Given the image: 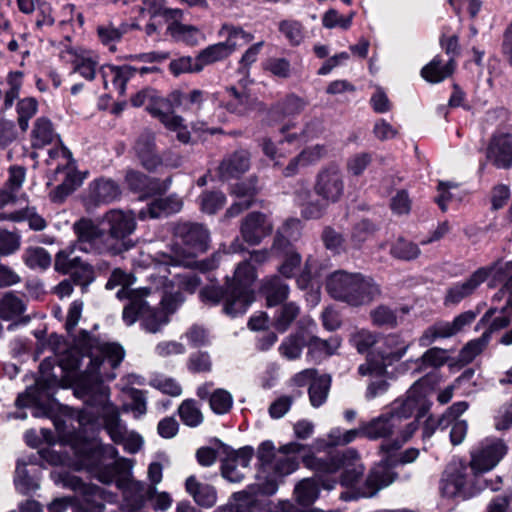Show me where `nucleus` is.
<instances>
[{"instance_id":"393cba45","label":"nucleus","mask_w":512,"mask_h":512,"mask_svg":"<svg viewBox=\"0 0 512 512\" xmlns=\"http://www.w3.org/2000/svg\"><path fill=\"white\" fill-rule=\"evenodd\" d=\"M61 57L72 63L73 71L78 72L87 80H93L98 66L97 56L86 50L67 48L62 51Z\"/></svg>"},{"instance_id":"864d4df0","label":"nucleus","mask_w":512,"mask_h":512,"mask_svg":"<svg viewBox=\"0 0 512 512\" xmlns=\"http://www.w3.org/2000/svg\"><path fill=\"white\" fill-rule=\"evenodd\" d=\"M264 72L271 74L279 79H288L292 75V66L288 59L284 57H269L262 63Z\"/></svg>"},{"instance_id":"e433bc0d","label":"nucleus","mask_w":512,"mask_h":512,"mask_svg":"<svg viewBox=\"0 0 512 512\" xmlns=\"http://www.w3.org/2000/svg\"><path fill=\"white\" fill-rule=\"evenodd\" d=\"M104 87L113 88L119 94H124L128 81V66L105 65L101 69Z\"/></svg>"},{"instance_id":"0e129e2a","label":"nucleus","mask_w":512,"mask_h":512,"mask_svg":"<svg viewBox=\"0 0 512 512\" xmlns=\"http://www.w3.org/2000/svg\"><path fill=\"white\" fill-rule=\"evenodd\" d=\"M185 299V295L180 290L175 292L164 291L159 303L160 310L170 318L185 302Z\"/></svg>"},{"instance_id":"b1692460","label":"nucleus","mask_w":512,"mask_h":512,"mask_svg":"<svg viewBox=\"0 0 512 512\" xmlns=\"http://www.w3.org/2000/svg\"><path fill=\"white\" fill-rule=\"evenodd\" d=\"M487 277L488 271L485 268L477 269L464 282L455 283L447 289L444 304L446 306L459 304L463 299L472 295L486 281Z\"/></svg>"},{"instance_id":"1a4fd4ad","label":"nucleus","mask_w":512,"mask_h":512,"mask_svg":"<svg viewBox=\"0 0 512 512\" xmlns=\"http://www.w3.org/2000/svg\"><path fill=\"white\" fill-rule=\"evenodd\" d=\"M277 492L275 481L268 480L262 485H248L246 489L234 492L227 504L217 507L214 512H261L268 505L267 500L260 497H269Z\"/></svg>"},{"instance_id":"9b49d317","label":"nucleus","mask_w":512,"mask_h":512,"mask_svg":"<svg viewBox=\"0 0 512 512\" xmlns=\"http://www.w3.org/2000/svg\"><path fill=\"white\" fill-rule=\"evenodd\" d=\"M64 162L55 169L49 185L56 183V187L50 192V199L55 203H62L82 183V179L76 170L71 153L63 149L61 151Z\"/></svg>"},{"instance_id":"052dcab7","label":"nucleus","mask_w":512,"mask_h":512,"mask_svg":"<svg viewBox=\"0 0 512 512\" xmlns=\"http://www.w3.org/2000/svg\"><path fill=\"white\" fill-rule=\"evenodd\" d=\"M38 102L35 98L27 97L17 103L18 124L22 131L28 129L29 120L36 114Z\"/></svg>"},{"instance_id":"ea45409f","label":"nucleus","mask_w":512,"mask_h":512,"mask_svg":"<svg viewBox=\"0 0 512 512\" xmlns=\"http://www.w3.org/2000/svg\"><path fill=\"white\" fill-rule=\"evenodd\" d=\"M211 443H213L218 449L221 450L223 454L228 457V460L232 462H239L240 465L244 468H247L250 465V461L253 458L255 451L252 446L246 445L238 450L233 449L228 444L221 441L219 438L211 439Z\"/></svg>"},{"instance_id":"2eb2a0df","label":"nucleus","mask_w":512,"mask_h":512,"mask_svg":"<svg viewBox=\"0 0 512 512\" xmlns=\"http://www.w3.org/2000/svg\"><path fill=\"white\" fill-rule=\"evenodd\" d=\"M63 485L81 493L76 505L77 512H103L104 491L93 484L84 483L79 477L65 474L62 477Z\"/></svg>"},{"instance_id":"09e8293b","label":"nucleus","mask_w":512,"mask_h":512,"mask_svg":"<svg viewBox=\"0 0 512 512\" xmlns=\"http://www.w3.org/2000/svg\"><path fill=\"white\" fill-rule=\"evenodd\" d=\"M200 210L206 214H216L226 203V196L220 190H205L199 196Z\"/></svg>"},{"instance_id":"c9c22d12","label":"nucleus","mask_w":512,"mask_h":512,"mask_svg":"<svg viewBox=\"0 0 512 512\" xmlns=\"http://www.w3.org/2000/svg\"><path fill=\"white\" fill-rule=\"evenodd\" d=\"M397 477V473L389 471L378 465L372 468L365 481L363 487L367 490V495L374 496L380 489L387 487Z\"/></svg>"},{"instance_id":"338daca9","label":"nucleus","mask_w":512,"mask_h":512,"mask_svg":"<svg viewBox=\"0 0 512 512\" xmlns=\"http://www.w3.org/2000/svg\"><path fill=\"white\" fill-rule=\"evenodd\" d=\"M361 375L383 376L387 372V368L379 351L369 353L366 364H362L358 368Z\"/></svg>"},{"instance_id":"a18cd8bd","label":"nucleus","mask_w":512,"mask_h":512,"mask_svg":"<svg viewBox=\"0 0 512 512\" xmlns=\"http://www.w3.org/2000/svg\"><path fill=\"white\" fill-rule=\"evenodd\" d=\"M55 137V132L51 121L45 117L38 118L35 121L32 130V145L41 148L50 144Z\"/></svg>"},{"instance_id":"412c9836","label":"nucleus","mask_w":512,"mask_h":512,"mask_svg":"<svg viewBox=\"0 0 512 512\" xmlns=\"http://www.w3.org/2000/svg\"><path fill=\"white\" fill-rule=\"evenodd\" d=\"M251 164V154L247 149H237L227 154L217 168L218 178L221 181L239 179L245 174Z\"/></svg>"},{"instance_id":"58836bf2","label":"nucleus","mask_w":512,"mask_h":512,"mask_svg":"<svg viewBox=\"0 0 512 512\" xmlns=\"http://www.w3.org/2000/svg\"><path fill=\"white\" fill-rule=\"evenodd\" d=\"M396 424L388 416L383 414L370 422L363 424V436L369 439L386 438L393 434Z\"/></svg>"},{"instance_id":"f3484780","label":"nucleus","mask_w":512,"mask_h":512,"mask_svg":"<svg viewBox=\"0 0 512 512\" xmlns=\"http://www.w3.org/2000/svg\"><path fill=\"white\" fill-rule=\"evenodd\" d=\"M272 232V222L265 213L260 211L249 212L241 222V236L250 246L259 245Z\"/></svg>"},{"instance_id":"680f3d73","label":"nucleus","mask_w":512,"mask_h":512,"mask_svg":"<svg viewBox=\"0 0 512 512\" xmlns=\"http://www.w3.org/2000/svg\"><path fill=\"white\" fill-rule=\"evenodd\" d=\"M279 259H282L281 264L277 268L280 276L286 279L294 278L302 263V256L298 250L287 255H283Z\"/></svg>"},{"instance_id":"6e6d98bb","label":"nucleus","mask_w":512,"mask_h":512,"mask_svg":"<svg viewBox=\"0 0 512 512\" xmlns=\"http://www.w3.org/2000/svg\"><path fill=\"white\" fill-rule=\"evenodd\" d=\"M411 394L412 395L403 401H396L392 410L387 413L395 424L403 419L410 418L416 410L419 404L417 397L419 396L417 394Z\"/></svg>"},{"instance_id":"4be33fe9","label":"nucleus","mask_w":512,"mask_h":512,"mask_svg":"<svg viewBox=\"0 0 512 512\" xmlns=\"http://www.w3.org/2000/svg\"><path fill=\"white\" fill-rule=\"evenodd\" d=\"M317 195L326 201L337 202L343 194L344 184L340 171L329 167L320 171L314 186Z\"/></svg>"},{"instance_id":"13d9d810","label":"nucleus","mask_w":512,"mask_h":512,"mask_svg":"<svg viewBox=\"0 0 512 512\" xmlns=\"http://www.w3.org/2000/svg\"><path fill=\"white\" fill-rule=\"evenodd\" d=\"M210 408L217 415H224L230 412L233 406V397L225 389H215L210 395Z\"/></svg>"},{"instance_id":"cd10ccee","label":"nucleus","mask_w":512,"mask_h":512,"mask_svg":"<svg viewBox=\"0 0 512 512\" xmlns=\"http://www.w3.org/2000/svg\"><path fill=\"white\" fill-rule=\"evenodd\" d=\"M104 220L109 225L107 238L112 245L123 243V252L128 249V215L121 209H111L104 215Z\"/></svg>"},{"instance_id":"6ab92c4d","label":"nucleus","mask_w":512,"mask_h":512,"mask_svg":"<svg viewBox=\"0 0 512 512\" xmlns=\"http://www.w3.org/2000/svg\"><path fill=\"white\" fill-rule=\"evenodd\" d=\"M169 183V179L161 181L159 178L130 169V192L137 194L139 201L164 195L169 188Z\"/></svg>"},{"instance_id":"dca6fc26","label":"nucleus","mask_w":512,"mask_h":512,"mask_svg":"<svg viewBox=\"0 0 512 512\" xmlns=\"http://www.w3.org/2000/svg\"><path fill=\"white\" fill-rule=\"evenodd\" d=\"M486 159L496 168H512V133L496 131L486 147Z\"/></svg>"},{"instance_id":"0eeeda50","label":"nucleus","mask_w":512,"mask_h":512,"mask_svg":"<svg viewBox=\"0 0 512 512\" xmlns=\"http://www.w3.org/2000/svg\"><path fill=\"white\" fill-rule=\"evenodd\" d=\"M135 281V275L130 272V325L141 321L145 331L157 333L170 322V318L160 308L151 307L146 301V297L152 293L151 287L131 288Z\"/></svg>"},{"instance_id":"49530a36","label":"nucleus","mask_w":512,"mask_h":512,"mask_svg":"<svg viewBox=\"0 0 512 512\" xmlns=\"http://www.w3.org/2000/svg\"><path fill=\"white\" fill-rule=\"evenodd\" d=\"M421 254L418 245L412 241L399 237L390 247V255L394 259L402 261H412L417 259Z\"/></svg>"},{"instance_id":"f704fd0d","label":"nucleus","mask_w":512,"mask_h":512,"mask_svg":"<svg viewBox=\"0 0 512 512\" xmlns=\"http://www.w3.org/2000/svg\"><path fill=\"white\" fill-rule=\"evenodd\" d=\"M260 292L265 296L266 306L275 307L287 300L290 289L280 276L273 275L263 281Z\"/></svg>"},{"instance_id":"72a5a7b5","label":"nucleus","mask_w":512,"mask_h":512,"mask_svg":"<svg viewBox=\"0 0 512 512\" xmlns=\"http://www.w3.org/2000/svg\"><path fill=\"white\" fill-rule=\"evenodd\" d=\"M124 356L125 351L120 345L104 343L99 347V354L91 359V363L99 376H106V372L102 371V368L105 369V365H109L110 368L115 369L120 365Z\"/></svg>"},{"instance_id":"473e14b6","label":"nucleus","mask_w":512,"mask_h":512,"mask_svg":"<svg viewBox=\"0 0 512 512\" xmlns=\"http://www.w3.org/2000/svg\"><path fill=\"white\" fill-rule=\"evenodd\" d=\"M185 490L195 503L202 508H211L217 502V491L214 486L202 483L196 476L190 475L185 480Z\"/></svg>"},{"instance_id":"5fc2aeb1","label":"nucleus","mask_w":512,"mask_h":512,"mask_svg":"<svg viewBox=\"0 0 512 512\" xmlns=\"http://www.w3.org/2000/svg\"><path fill=\"white\" fill-rule=\"evenodd\" d=\"M304 452L305 454L301 457V461L299 460L300 463L302 462L306 468L315 471L316 475L318 473L329 474L333 452H330L326 458H320L314 454L310 445Z\"/></svg>"},{"instance_id":"c85d7f7f","label":"nucleus","mask_w":512,"mask_h":512,"mask_svg":"<svg viewBox=\"0 0 512 512\" xmlns=\"http://www.w3.org/2000/svg\"><path fill=\"white\" fill-rule=\"evenodd\" d=\"M26 304L22 298L13 292H6L0 297V318L4 321H13L18 324H26L30 321L24 316Z\"/></svg>"},{"instance_id":"bb28decb","label":"nucleus","mask_w":512,"mask_h":512,"mask_svg":"<svg viewBox=\"0 0 512 512\" xmlns=\"http://www.w3.org/2000/svg\"><path fill=\"white\" fill-rule=\"evenodd\" d=\"M73 248L60 250L54 260V268L62 274H72L74 278L79 277L78 273L88 282L92 275V268L81 261L79 257H72Z\"/></svg>"},{"instance_id":"5701e85b","label":"nucleus","mask_w":512,"mask_h":512,"mask_svg":"<svg viewBox=\"0 0 512 512\" xmlns=\"http://www.w3.org/2000/svg\"><path fill=\"white\" fill-rule=\"evenodd\" d=\"M306 105L307 102L302 97L295 93H288L268 108L266 121L269 125L280 123L286 117L299 115Z\"/></svg>"},{"instance_id":"f03ea898","label":"nucleus","mask_w":512,"mask_h":512,"mask_svg":"<svg viewBox=\"0 0 512 512\" xmlns=\"http://www.w3.org/2000/svg\"><path fill=\"white\" fill-rule=\"evenodd\" d=\"M254 273L239 266L233 278H226L224 285H205L198 293L200 301L214 307L223 303L222 312L230 318L244 315L255 300L252 284Z\"/></svg>"},{"instance_id":"423d86ee","label":"nucleus","mask_w":512,"mask_h":512,"mask_svg":"<svg viewBox=\"0 0 512 512\" xmlns=\"http://www.w3.org/2000/svg\"><path fill=\"white\" fill-rule=\"evenodd\" d=\"M277 449L271 440L262 441L256 452L257 482L252 485H262L268 480L275 481L277 489L284 479L300 468L298 457H280L276 459Z\"/></svg>"},{"instance_id":"c03bdc74","label":"nucleus","mask_w":512,"mask_h":512,"mask_svg":"<svg viewBox=\"0 0 512 512\" xmlns=\"http://www.w3.org/2000/svg\"><path fill=\"white\" fill-rule=\"evenodd\" d=\"M128 26L121 23L118 27L109 23L107 25H100L97 27V34L100 41L109 47V50L116 51V43L119 42L127 33Z\"/></svg>"},{"instance_id":"de8ad7c7","label":"nucleus","mask_w":512,"mask_h":512,"mask_svg":"<svg viewBox=\"0 0 512 512\" xmlns=\"http://www.w3.org/2000/svg\"><path fill=\"white\" fill-rule=\"evenodd\" d=\"M296 500L301 505H311L319 496V485L313 478H305L294 489Z\"/></svg>"},{"instance_id":"bf43d9fd","label":"nucleus","mask_w":512,"mask_h":512,"mask_svg":"<svg viewBox=\"0 0 512 512\" xmlns=\"http://www.w3.org/2000/svg\"><path fill=\"white\" fill-rule=\"evenodd\" d=\"M186 366L191 374L209 373L212 371V360L207 351L198 350L189 355Z\"/></svg>"},{"instance_id":"f257e3e1","label":"nucleus","mask_w":512,"mask_h":512,"mask_svg":"<svg viewBox=\"0 0 512 512\" xmlns=\"http://www.w3.org/2000/svg\"><path fill=\"white\" fill-rule=\"evenodd\" d=\"M78 469L87 470L102 483H115L124 499L128 492V462L118 459L115 448L103 445L96 438L77 442L73 445Z\"/></svg>"},{"instance_id":"7c9ffc66","label":"nucleus","mask_w":512,"mask_h":512,"mask_svg":"<svg viewBox=\"0 0 512 512\" xmlns=\"http://www.w3.org/2000/svg\"><path fill=\"white\" fill-rule=\"evenodd\" d=\"M134 464L135 460L130 459V512L143 509L146 503L153 500L157 494L156 487L133 477Z\"/></svg>"},{"instance_id":"39448f33","label":"nucleus","mask_w":512,"mask_h":512,"mask_svg":"<svg viewBox=\"0 0 512 512\" xmlns=\"http://www.w3.org/2000/svg\"><path fill=\"white\" fill-rule=\"evenodd\" d=\"M326 291L331 298L358 307L369 304L380 293L379 287L361 273L338 270L326 278Z\"/></svg>"},{"instance_id":"37998d69","label":"nucleus","mask_w":512,"mask_h":512,"mask_svg":"<svg viewBox=\"0 0 512 512\" xmlns=\"http://www.w3.org/2000/svg\"><path fill=\"white\" fill-rule=\"evenodd\" d=\"M23 262L34 270H46L50 267L52 258L43 247H28L22 255Z\"/></svg>"},{"instance_id":"7ed1b4c3","label":"nucleus","mask_w":512,"mask_h":512,"mask_svg":"<svg viewBox=\"0 0 512 512\" xmlns=\"http://www.w3.org/2000/svg\"><path fill=\"white\" fill-rule=\"evenodd\" d=\"M501 486V476L486 479L483 474L470 475L467 461L459 459L448 463L442 474L439 489L444 498L468 500L485 489L499 491Z\"/></svg>"},{"instance_id":"ddd939ff","label":"nucleus","mask_w":512,"mask_h":512,"mask_svg":"<svg viewBox=\"0 0 512 512\" xmlns=\"http://www.w3.org/2000/svg\"><path fill=\"white\" fill-rule=\"evenodd\" d=\"M508 453V446L503 439L496 438L471 452V460L467 462L470 475H478L495 468Z\"/></svg>"},{"instance_id":"603ef678","label":"nucleus","mask_w":512,"mask_h":512,"mask_svg":"<svg viewBox=\"0 0 512 512\" xmlns=\"http://www.w3.org/2000/svg\"><path fill=\"white\" fill-rule=\"evenodd\" d=\"M182 207V202L173 198L172 196L168 197H159L152 200L148 204V212L151 218H159L163 213H174L180 211Z\"/></svg>"},{"instance_id":"2f4dec72","label":"nucleus","mask_w":512,"mask_h":512,"mask_svg":"<svg viewBox=\"0 0 512 512\" xmlns=\"http://www.w3.org/2000/svg\"><path fill=\"white\" fill-rule=\"evenodd\" d=\"M457 68V62L449 59L443 64L441 55H436L429 63L422 67L421 77L431 84H437L451 77Z\"/></svg>"},{"instance_id":"20e7f679","label":"nucleus","mask_w":512,"mask_h":512,"mask_svg":"<svg viewBox=\"0 0 512 512\" xmlns=\"http://www.w3.org/2000/svg\"><path fill=\"white\" fill-rule=\"evenodd\" d=\"M87 407L79 415V423L86 432L102 427L114 442L123 440L119 427V413L108 401V388L98 381L91 387H85Z\"/></svg>"},{"instance_id":"69168bd1","label":"nucleus","mask_w":512,"mask_h":512,"mask_svg":"<svg viewBox=\"0 0 512 512\" xmlns=\"http://www.w3.org/2000/svg\"><path fill=\"white\" fill-rule=\"evenodd\" d=\"M14 482L17 489L22 493H28L29 491L36 490L38 488L36 479L29 475L26 463H22L20 461L17 462Z\"/></svg>"},{"instance_id":"6e6552de","label":"nucleus","mask_w":512,"mask_h":512,"mask_svg":"<svg viewBox=\"0 0 512 512\" xmlns=\"http://www.w3.org/2000/svg\"><path fill=\"white\" fill-rule=\"evenodd\" d=\"M73 231L76 235L74 247L82 252L95 255L104 253L118 255L123 252V243L120 245H112L104 230L91 219H79L73 224Z\"/></svg>"},{"instance_id":"a19ab883","label":"nucleus","mask_w":512,"mask_h":512,"mask_svg":"<svg viewBox=\"0 0 512 512\" xmlns=\"http://www.w3.org/2000/svg\"><path fill=\"white\" fill-rule=\"evenodd\" d=\"M330 386V375L323 374L318 377H314V380L308 388L309 400L314 408H318L326 402Z\"/></svg>"},{"instance_id":"4468645a","label":"nucleus","mask_w":512,"mask_h":512,"mask_svg":"<svg viewBox=\"0 0 512 512\" xmlns=\"http://www.w3.org/2000/svg\"><path fill=\"white\" fill-rule=\"evenodd\" d=\"M56 382L55 377L41 376L36 380L34 386L28 387L25 393L17 397L16 405L18 407H31L34 417L48 416L50 409L43 401L50 398Z\"/></svg>"},{"instance_id":"e2e57ef3","label":"nucleus","mask_w":512,"mask_h":512,"mask_svg":"<svg viewBox=\"0 0 512 512\" xmlns=\"http://www.w3.org/2000/svg\"><path fill=\"white\" fill-rule=\"evenodd\" d=\"M257 183V176H250L246 180L234 184L231 189V194L235 195L237 198H245L244 200H251L252 203H254L255 197L258 193Z\"/></svg>"},{"instance_id":"a211bd4d","label":"nucleus","mask_w":512,"mask_h":512,"mask_svg":"<svg viewBox=\"0 0 512 512\" xmlns=\"http://www.w3.org/2000/svg\"><path fill=\"white\" fill-rule=\"evenodd\" d=\"M173 234L188 249L204 252L208 248L209 231L203 224L194 222L178 223L173 229Z\"/></svg>"},{"instance_id":"f8f14e48","label":"nucleus","mask_w":512,"mask_h":512,"mask_svg":"<svg viewBox=\"0 0 512 512\" xmlns=\"http://www.w3.org/2000/svg\"><path fill=\"white\" fill-rule=\"evenodd\" d=\"M238 39L247 43L252 39V35L244 31L242 27H232L224 42L209 45L197 54L196 69L203 70L206 66L227 59L237 49Z\"/></svg>"},{"instance_id":"79ce46f5","label":"nucleus","mask_w":512,"mask_h":512,"mask_svg":"<svg viewBox=\"0 0 512 512\" xmlns=\"http://www.w3.org/2000/svg\"><path fill=\"white\" fill-rule=\"evenodd\" d=\"M13 222L28 221L29 227L35 231L43 230L47 223L45 219L35 212L34 208H26L12 213H0V221Z\"/></svg>"},{"instance_id":"8fccbe9b","label":"nucleus","mask_w":512,"mask_h":512,"mask_svg":"<svg viewBox=\"0 0 512 512\" xmlns=\"http://www.w3.org/2000/svg\"><path fill=\"white\" fill-rule=\"evenodd\" d=\"M178 415L182 423L188 427L199 426L204 418L194 399H185L178 407Z\"/></svg>"},{"instance_id":"aec40b11","label":"nucleus","mask_w":512,"mask_h":512,"mask_svg":"<svg viewBox=\"0 0 512 512\" xmlns=\"http://www.w3.org/2000/svg\"><path fill=\"white\" fill-rule=\"evenodd\" d=\"M219 104L227 112L237 116H245L255 110L257 99L245 89H238L235 86H226L219 100Z\"/></svg>"},{"instance_id":"4d7b16f0","label":"nucleus","mask_w":512,"mask_h":512,"mask_svg":"<svg viewBox=\"0 0 512 512\" xmlns=\"http://www.w3.org/2000/svg\"><path fill=\"white\" fill-rule=\"evenodd\" d=\"M299 314V307L294 302L283 303L275 316L274 326L280 333L285 332Z\"/></svg>"},{"instance_id":"9d476101","label":"nucleus","mask_w":512,"mask_h":512,"mask_svg":"<svg viewBox=\"0 0 512 512\" xmlns=\"http://www.w3.org/2000/svg\"><path fill=\"white\" fill-rule=\"evenodd\" d=\"M340 473L339 484L347 489H354L364 476L365 466L359 452L354 448L337 450L332 454L329 474Z\"/></svg>"},{"instance_id":"3c124183","label":"nucleus","mask_w":512,"mask_h":512,"mask_svg":"<svg viewBox=\"0 0 512 512\" xmlns=\"http://www.w3.org/2000/svg\"><path fill=\"white\" fill-rule=\"evenodd\" d=\"M137 155L142 166L150 172L155 171L162 164V158L156 153L155 144L152 141L138 142Z\"/></svg>"},{"instance_id":"a878e982","label":"nucleus","mask_w":512,"mask_h":512,"mask_svg":"<svg viewBox=\"0 0 512 512\" xmlns=\"http://www.w3.org/2000/svg\"><path fill=\"white\" fill-rule=\"evenodd\" d=\"M305 346L309 347V352L313 348H327L328 343L325 340H321L317 336H312L309 342L306 341L304 332H297L288 337L286 341H283L279 347L281 355L289 360H295L300 358L302 350Z\"/></svg>"},{"instance_id":"4c0bfd02","label":"nucleus","mask_w":512,"mask_h":512,"mask_svg":"<svg viewBox=\"0 0 512 512\" xmlns=\"http://www.w3.org/2000/svg\"><path fill=\"white\" fill-rule=\"evenodd\" d=\"M451 359L452 357L447 355V350L440 347H431L415 361L417 364L415 371L420 373L429 367L439 369L445 364L449 366Z\"/></svg>"},{"instance_id":"c756f323","label":"nucleus","mask_w":512,"mask_h":512,"mask_svg":"<svg viewBox=\"0 0 512 512\" xmlns=\"http://www.w3.org/2000/svg\"><path fill=\"white\" fill-rule=\"evenodd\" d=\"M121 195L119 186L110 179H98L90 184L87 203L94 206L108 204Z\"/></svg>"},{"instance_id":"774afa93","label":"nucleus","mask_w":512,"mask_h":512,"mask_svg":"<svg viewBox=\"0 0 512 512\" xmlns=\"http://www.w3.org/2000/svg\"><path fill=\"white\" fill-rule=\"evenodd\" d=\"M321 240L324 244V247L327 250L332 251L334 254H340L342 251H344L345 239L343 235L337 232L331 226H326L323 229Z\"/></svg>"}]
</instances>
